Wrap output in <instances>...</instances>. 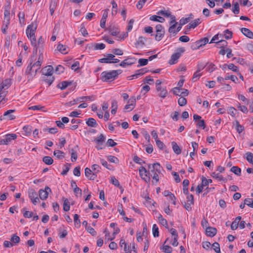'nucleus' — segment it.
Wrapping results in <instances>:
<instances>
[{
	"mask_svg": "<svg viewBox=\"0 0 253 253\" xmlns=\"http://www.w3.org/2000/svg\"><path fill=\"white\" fill-rule=\"evenodd\" d=\"M72 84L71 81H63L58 84L57 87L61 90L65 89L68 86Z\"/></svg>",
	"mask_w": 253,
	"mask_h": 253,
	"instance_id": "4be33fe9",
	"label": "nucleus"
},
{
	"mask_svg": "<svg viewBox=\"0 0 253 253\" xmlns=\"http://www.w3.org/2000/svg\"><path fill=\"white\" fill-rule=\"evenodd\" d=\"M53 155L59 159H62L64 158L65 156V153L59 150H55L53 152Z\"/></svg>",
	"mask_w": 253,
	"mask_h": 253,
	"instance_id": "c85d7f7f",
	"label": "nucleus"
},
{
	"mask_svg": "<svg viewBox=\"0 0 253 253\" xmlns=\"http://www.w3.org/2000/svg\"><path fill=\"white\" fill-rule=\"evenodd\" d=\"M1 84L4 86L5 89L8 88L11 84V80L9 79H5Z\"/></svg>",
	"mask_w": 253,
	"mask_h": 253,
	"instance_id": "a18cd8bd",
	"label": "nucleus"
},
{
	"mask_svg": "<svg viewBox=\"0 0 253 253\" xmlns=\"http://www.w3.org/2000/svg\"><path fill=\"white\" fill-rule=\"evenodd\" d=\"M20 239L19 236L16 235V234H13L11 238L10 241L13 243V244H17L20 242Z\"/></svg>",
	"mask_w": 253,
	"mask_h": 253,
	"instance_id": "58836bf2",
	"label": "nucleus"
},
{
	"mask_svg": "<svg viewBox=\"0 0 253 253\" xmlns=\"http://www.w3.org/2000/svg\"><path fill=\"white\" fill-rule=\"evenodd\" d=\"M79 216L78 214H75L74 215V220L75 225V226L77 225L78 227L80 226V224H81L80 220L79 219Z\"/></svg>",
	"mask_w": 253,
	"mask_h": 253,
	"instance_id": "e2e57ef3",
	"label": "nucleus"
},
{
	"mask_svg": "<svg viewBox=\"0 0 253 253\" xmlns=\"http://www.w3.org/2000/svg\"><path fill=\"white\" fill-rule=\"evenodd\" d=\"M168 94V91L166 88H163V89L160 90V92L159 93L158 95L162 98H165Z\"/></svg>",
	"mask_w": 253,
	"mask_h": 253,
	"instance_id": "052dcab7",
	"label": "nucleus"
},
{
	"mask_svg": "<svg viewBox=\"0 0 253 253\" xmlns=\"http://www.w3.org/2000/svg\"><path fill=\"white\" fill-rule=\"evenodd\" d=\"M71 160L72 161V162H75L77 159V158H78V155H77V152L74 150V149H71Z\"/></svg>",
	"mask_w": 253,
	"mask_h": 253,
	"instance_id": "6e6d98bb",
	"label": "nucleus"
},
{
	"mask_svg": "<svg viewBox=\"0 0 253 253\" xmlns=\"http://www.w3.org/2000/svg\"><path fill=\"white\" fill-rule=\"evenodd\" d=\"M224 37L226 40L230 39L232 38V32L228 29L224 31Z\"/></svg>",
	"mask_w": 253,
	"mask_h": 253,
	"instance_id": "3c124183",
	"label": "nucleus"
},
{
	"mask_svg": "<svg viewBox=\"0 0 253 253\" xmlns=\"http://www.w3.org/2000/svg\"><path fill=\"white\" fill-rule=\"evenodd\" d=\"M201 23L200 18H197L194 21L191 22L188 25H187V29L190 30L191 28H195Z\"/></svg>",
	"mask_w": 253,
	"mask_h": 253,
	"instance_id": "6ab92c4d",
	"label": "nucleus"
},
{
	"mask_svg": "<svg viewBox=\"0 0 253 253\" xmlns=\"http://www.w3.org/2000/svg\"><path fill=\"white\" fill-rule=\"evenodd\" d=\"M44 43V40L41 36L38 41L37 46L39 48L42 47Z\"/></svg>",
	"mask_w": 253,
	"mask_h": 253,
	"instance_id": "774afa93",
	"label": "nucleus"
},
{
	"mask_svg": "<svg viewBox=\"0 0 253 253\" xmlns=\"http://www.w3.org/2000/svg\"><path fill=\"white\" fill-rule=\"evenodd\" d=\"M94 97L92 96H82L80 97L77 98L76 99H74L73 100L70 101L69 102H67L65 103V106L66 107H71L73 105H74L77 104L78 102H81L83 101L84 100H94Z\"/></svg>",
	"mask_w": 253,
	"mask_h": 253,
	"instance_id": "20e7f679",
	"label": "nucleus"
},
{
	"mask_svg": "<svg viewBox=\"0 0 253 253\" xmlns=\"http://www.w3.org/2000/svg\"><path fill=\"white\" fill-rule=\"evenodd\" d=\"M216 43L221 48H224L227 45V42L225 40H220L216 42Z\"/></svg>",
	"mask_w": 253,
	"mask_h": 253,
	"instance_id": "69168bd1",
	"label": "nucleus"
},
{
	"mask_svg": "<svg viewBox=\"0 0 253 253\" xmlns=\"http://www.w3.org/2000/svg\"><path fill=\"white\" fill-rule=\"evenodd\" d=\"M51 192V189L48 186H45L44 190L40 189L39 191V197L42 200H46L48 195V192Z\"/></svg>",
	"mask_w": 253,
	"mask_h": 253,
	"instance_id": "9b49d317",
	"label": "nucleus"
},
{
	"mask_svg": "<svg viewBox=\"0 0 253 253\" xmlns=\"http://www.w3.org/2000/svg\"><path fill=\"white\" fill-rule=\"evenodd\" d=\"M245 204L250 208H253V200L251 198H246L245 199Z\"/></svg>",
	"mask_w": 253,
	"mask_h": 253,
	"instance_id": "680f3d73",
	"label": "nucleus"
},
{
	"mask_svg": "<svg viewBox=\"0 0 253 253\" xmlns=\"http://www.w3.org/2000/svg\"><path fill=\"white\" fill-rule=\"evenodd\" d=\"M107 160L110 162H111V163H115V164H117L119 163L118 159L117 157L113 156H108Z\"/></svg>",
	"mask_w": 253,
	"mask_h": 253,
	"instance_id": "864d4df0",
	"label": "nucleus"
},
{
	"mask_svg": "<svg viewBox=\"0 0 253 253\" xmlns=\"http://www.w3.org/2000/svg\"><path fill=\"white\" fill-rule=\"evenodd\" d=\"M33 61L31 59L30 63L27 67L25 75L28 76V81L32 80L37 74L38 71L41 68V66L39 62H36L33 64Z\"/></svg>",
	"mask_w": 253,
	"mask_h": 253,
	"instance_id": "f257e3e1",
	"label": "nucleus"
},
{
	"mask_svg": "<svg viewBox=\"0 0 253 253\" xmlns=\"http://www.w3.org/2000/svg\"><path fill=\"white\" fill-rule=\"evenodd\" d=\"M185 51L184 47H179L176 50V52L172 54L170 59L169 60V64L173 65L176 63L178 59L181 56V54Z\"/></svg>",
	"mask_w": 253,
	"mask_h": 253,
	"instance_id": "7ed1b4c3",
	"label": "nucleus"
},
{
	"mask_svg": "<svg viewBox=\"0 0 253 253\" xmlns=\"http://www.w3.org/2000/svg\"><path fill=\"white\" fill-rule=\"evenodd\" d=\"M201 117L198 115H194L193 116V119L195 121H199L197 124V126L199 127H202L204 129L206 127V125L204 120H201Z\"/></svg>",
	"mask_w": 253,
	"mask_h": 253,
	"instance_id": "2eb2a0df",
	"label": "nucleus"
},
{
	"mask_svg": "<svg viewBox=\"0 0 253 253\" xmlns=\"http://www.w3.org/2000/svg\"><path fill=\"white\" fill-rule=\"evenodd\" d=\"M111 182L115 186H117L119 188H122L121 186L120 185V183L119 181L114 177L112 176L111 178Z\"/></svg>",
	"mask_w": 253,
	"mask_h": 253,
	"instance_id": "5fc2aeb1",
	"label": "nucleus"
},
{
	"mask_svg": "<svg viewBox=\"0 0 253 253\" xmlns=\"http://www.w3.org/2000/svg\"><path fill=\"white\" fill-rule=\"evenodd\" d=\"M136 61L135 58H128L124 60L120 64V66L123 67H125L126 65H131L134 64Z\"/></svg>",
	"mask_w": 253,
	"mask_h": 253,
	"instance_id": "f8f14e48",
	"label": "nucleus"
},
{
	"mask_svg": "<svg viewBox=\"0 0 253 253\" xmlns=\"http://www.w3.org/2000/svg\"><path fill=\"white\" fill-rule=\"evenodd\" d=\"M116 79L113 71H104L101 74V79L103 82H111Z\"/></svg>",
	"mask_w": 253,
	"mask_h": 253,
	"instance_id": "39448f33",
	"label": "nucleus"
},
{
	"mask_svg": "<svg viewBox=\"0 0 253 253\" xmlns=\"http://www.w3.org/2000/svg\"><path fill=\"white\" fill-rule=\"evenodd\" d=\"M158 219L160 223L165 226L166 228H168V224L166 219L164 218L161 214H160L158 216Z\"/></svg>",
	"mask_w": 253,
	"mask_h": 253,
	"instance_id": "4c0bfd02",
	"label": "nucleus"
},
{
	"mask_svg": "<svg viewBox=\"0 0 253 253\" xmlns=\"http://www.w3.org/2000/svg\"><path fill=\"white\" fill-rule=\"evenodd\" d=\"M105 137L102 134H100L97 138L94 139L95 142L99 145H102L105 141Z\"/></svg>",
	"mask_w": 253,
	"mask_h": 253,
	"instance_id": "7c9ffc66",
	"label": "nucleus"
},
{
	"mask_svg": "<svg viewBox=\"0 0 253 253\" xmlns=\"http://www.w3.org/2000/svg\"><path fill=\"white\" fill-rule=\"evenodd\" d=\"M209 42V39L207 37L204 38L198 41H197L191 45V48L193 50H197L200 47L205 45Z\"/></svg>",
	"mask_w": 253,
	"mask_h": 253,
	"instance_id": "0eeeda50",
	"label": "nucleus"
},
{
	"mask_svg": "<svg viewBox=\"0 0 253 253\" xmlns=\"http://www.w3.org/2000/svg\"><path fill=\"white\" fill-rule=\"evenodd\" d=\"M207 71L211 73L216 69L215 66L212 63H207L206 65Z\"/></svg>",
	"mask_w": 253,
	"mask_h": 253,
	"instance_id": "72a5a7b5",
	"label": "nucleus"
},
{
	"mask_svg": "<svg viewBox=\"0 0 253 253\" xmlns=\"http://www.w3.org/2000/svg\"><path fill=\"white\" fill-rule=\"evenodd\" d=\"M241 31L246 37L251 39H253V33L250 29L246 28H242Z\"/></svg>",
	"mask_w": 253,
	"mask_h": 253,
	"instance_id": "a211bd4d",
	"label": "nucleus"
},
{
	"mask_svg": "<svg viewBox=\"0 0 253 253\" xmlns=\"http://www.w3.org/2000/svg\"><path fill=\"white\" fill-rule=\"evenodd\" d=\"M139 65H137V67L140 66H145L148 64V59L140 58L138 60V61Z\"/></svg>",
	"mask_w": 253,
	"mask_h": 253,
	"instance_id": "603ef678",
	"label": "nucleus"
},
{
	"mask_svg": "<svg viewBox=\"0 0 253 253\" xmlns=\"http://www.w3.org/2000/svg\"><path fill=\"white\" fill-rule=\"evenodd\" d=\"M230 171L235 173L237 176H240L241 174V169L238 167L233 166L231 169Z\"/></svg>",
	"mask_w": 253,
	"mask_h": 253,
	"instance_id": "473e14b6",
	"label": "nucleus"
},
{
	"mask_svg": "<svg viewBox=\"0 0 253 253\" xmlns=\"http://www.w3.org/2000/svg\"><path fill=\"white\" fill-rule=\"evenodd\" d=\"M178 104L180 106H185L187 104V100L184 97H180L178 100Z\"/></svg>",
	"mask_w": 253,
	"mask_h": 253,
	"instance_id": "8fccbe9b",
	"label": "nucleus"
},
{
	"mask_svg": "<svg viewBox=\"0 0 253 253\" xmlns=\"http://www.w3.org/2000/svg\"><path fill=\"white\" fill-rule=\"evenodd\" d=\"M153 169L151 170L152 172H156L159 173L161 172V169H162L160 164L158 163H156L152 165Z\"/></svg>",
	"mask_w": 253,
	"mask_h": 253,
	"instance_id": "bb28decb",
	"label": "nucleus"
},
{
	"mask_svg": "<svg viewBox=\"0 0 253 253\" xmlns=\"http://www.w3.org/2000/svg\"><path fill=\"white\" fill-rule=\"evenodd\" d=\"M16 137V134L14 133L7 134L5 136L4 138L0 140V144L7 145L11 142V140H14Z\"/></svg>",
	"mask_w": 253,
	"mask_h": 253,
	"instance_id": "1a4fd4ad",
	"label": "nucleus"
},
{
	"mask_svg": "<svg viewBox=\"0 0 253 253\" xmlns=\"http://www.w3.org/2000/svg\"><path fill=\"white\" fill-rule=\"evenodd\" d=\"M217 81L220 83L221 84L224 85L225 86V88L228 90L230 91L232 89V87L228 84H226L224 83V78H223L221 77H218L217 78Z\"/></svg>",
	"mask_w": 253,
	"mask_h": 253,
	"instance_id": "393cba45",
	"label": "nucleus"
},
{
	"mask_svg": "<svg viewBox=\"0 0 253 253\" xmlns=\"http://www.w3.org/2000/svg\"><path fill=\"white\" fill-rule=\"evenodd\" d=\"M139 175L141 178L146 182H150V177L148 175L149 172L143 166H141L139 169Z\"/></svg>",
	"mask_w": 253,
	"mask_h": 253,
	"instance_id": "6e6552de",
	"label": "nucleus"
},
{
	"mask_svg": "<svg viewBox=\"0 0 253 253\" xmlns=\"http://www.w3.org/2000/svg\"><path fill=\"white\" fill-rule=\"evenodd\" d=\"M57 5L56 1H51L49 5V9L51 15H52L54 13L55 9L56 8Z\"/></svg>",
	"mask_w": 253,
	"mask_h": 253,
	"instance_id": "c9c22d12",
	"label": "nucleus"
},
{
	"mask_svg": "<svg viewBox=\"0 0 253 253\" xmlns=\"http://www.w3.org/2000/svg\"><path fill=\"white\" fill-rule=\"evenodd\" d=\"M152 232L154 237H158L159 236V228L156 224H154L152 227Z\"/></svg>",
	"mask_w": 253,
	"mask_h": 253,
	"instance_id": "ea45409f",
	"label": "nucleus"
},
{
	"mask_svg": "<svg viewBox=\"0 0 253 253\" xmlns=\"http://www.w3.org/2000/svg\"><path fill=\"white\" fill-rule=\"evenodd\" d=\"M130 100H131V103L126 105L125 106L124 109L127 110L130 109V110L131 111L133 109V107L131 108V106L133 105V103H135L136 99L134 97H132Z\"/></svg>",
	"mask_w": 253,
	"mask_h": 253,
	"instance_id": "c03bdc74",
	"label": "nucleus"
},
{
	"mask_svg": "<svg viewBox=\"0 0 253 253\" xmlns=\"http://www.w3.org/2000/svg\"><path fill=\"white\" fill-rule=\"evenodd\" d=\"M156 143L158 148L161 150H164L166 148L164 143L159 139H156Z\"/></svg>",
	"mask_w": 253,
	"mask_h": 253,
	"instance_id": "09e8293b",
	"label": "nucleus"
},
{
	"mask_svg": "<svg viewBox=\"0 0 253 253\" xmlns=\"http://www.w3.org/2000/svg\"><path fill=\"white\" fill-rule=\"evenodd\" d=\"M171 145L172 149L174 153L177 155L180 154L181 152V150L180 147L177 144V143L173 141L171 142Z\"/></svg>",
	"mask_w": 253,
	"mask_h": 253,
	"instance_id": "c756f323",
	"label": "nucleus"
},
{
	"mask_svg": "<svg viewBox=\"0 0 253 253\" xmlns=\"http://www.w3.org/2000/svg\"><path fill=\"white\" fill-rule=\"evenodd\" d=\"M184 82V80H183V79L180 80L177 84V85L178 86L175 87L172 89L173 93L174 94H175V95H179V94L177 93V90H178V92H179V91H180V90H181L180 88L183 86Z\"/></svg>",
	"mask_w": 253,
	"mask_h": 253,
	"instance_id": "aec40b11",
	"label": "nucleus"
},
{
	"mask_svg": "<svg viewBox=\"0 0 253 253\" xmlns=\"http://www.w3.org/2000/svg\"><path fill=\"white\" fill-rule=\"evenodd\" d=\"M85 175L89 180H94L97 177V173L99 171V170H97V171L92 172V170L88 168H86L84 169Z\"/></svg>",
	"mask_w": 253,
	"mask_h": 253,
	"instance_id": "9d476101",
	"label": "nucleus"
},
{
	"mask_svg": "<svg viewBox=\"0 0 253 253\" xmlns=\"http://www.w3.org/2000/svg\"><path fill=\"white\" fill-rule=\"evenodd\" d=\"M247 160L250 163L253 165V154L251 152L247 153Z\"/></svg>",
	"mask_w": 253,
	"mask_h": 253,
	"instance_id": "338daca9",
	"label": "nucleus"
},
{
	"mask_svg": "<svg viewBox=\"0 0 253 253\" xmlns=\"http://www.w3.org/2000/svg\"><path fill=\"white\" fill-rule=\"evenodd\" d=\"M28 195L31 200L34 199L36 196H37V192L33 189L29 190Z\"/></svg>",
	"mask_w": 253,
	"mask_h": 253,
	"instance_id": "37998d69",
	"label": "nucleus"
},
{
	"mask_svg": "<svg viewBox=\"0 0 253 253\" xmlns=\"http://www.w3.org/2000/svg\"><path fill=\"white\" fill-rule=\"evenodd\" d=\"M211 176L213 178H214L218 180L222 181L224 182H226L227 179L226 178H224L222 175L219 173H216L215 172L212 173Z\"/></svg>",
	"mask_w": 253,
	"mask_h": 253,
	"instance_id": "cd10ccee",
	"label": "nucleus"
},
{
	"mask_svg": "<svg viewBox=\"0 0 253 253\" xmlns=\"http://www.w3.org/2000/svg\"><path fill=\"white\" fill-rule=\"evenodd\" d=\"M42 161L46 165H50L53 164V160L49 156H44L42 158Z\"/></svg>",
	"mask_w": 253,
	"mask_h": 253,
	"instance_id": "f704fd0d",
	"label": "nucleus"
},
{
	"mask_svg": "<svg viewBox=\"0 0 253 253\" xmlns=\"http://www.w3.org/2000/svg\"><path fill=\"white\" fill-rule=\"evenodd\" d=\"M232 10L235 14H238L239 13L240 8L238 2H236L234 4Z\"/></svg>",
	"mask_w": 253,
	"mask_h": 253,
	"instance_id": "49530a36",
	"label": "nucleus"
},
{
	"mask_svg": "<svg viewBox=\"0 0 253 253\" xmlns=\"http://www.w3.org/2000/svg\"><path fill=\"white\" fill-rule=\"evenodd\" d=\"M150 20L151 21H157L161 23L164 22L165 20V18L163 17L157 15L151 16L150 17Z\"/></svg>",
	"mask_w": 253,
	"mask_h": 253,
	"instance_id": "2f4dec72",
	"label": "nucleus"
},
{
	"mask_svg": "<svg viewBox=\"0 0 253 253\" xmlns=\"http://www.w3.org/2000/svg\"><path fill=\"white\" fill-rule=\"evenodd\" d=\"M147 38L144 37H139L138 41L135 42V46L136 47L140 46H142L145 44V42H146Z\"/></svg>",
	"mask_w": 253,
	"mask_h": 253,
	"instance_id": "b1692460",
	"label": "nucleus"
},
{
	"mask_svg": "<svg viewBox=\"0 0 253 253\" xmlns=\"http://www.w3.org/2000/svg\"><path fill=\"white\" fill-rule=\"evenodd\" d=\"M86 125L90 127H95L97 126L96 121L94 118H89L86 121Z\"/></svg>",
	"mask_w": 253,
	"mask_h": 253,
	"instance_id": "5701e85b",
	"label": "nucleus"
},
{
	"mask_svg": "<svg viewBox=\"0 0 253 253\" xmlns=\"http://www.w3.org/2000/svg\"><path fill=\"white\" fill-rule=\"evenodd\" d=\"M202 75V73H199V72H197V71L195 72L192 79V82H195L197 81L198 79H199Z\"/></svg>",
	"mask_w": 253,
	"mask_h": 253,
	"instance_id": "bf43d9fd",
	"label": "nucleus"
},
{
	"mask_svg": "<svg viewBox=\"0 0 253 253\" xmlns=\"http://www.w3.org/2000/svg\"><path fill=\"white\" fill-rule=\"evenodd\" d=\"M11 8L10 3L7 2V4L4 6L3 24L7 27L10 23V10Z\"/></svg>",
	"mask_w": 253,
	"mask_h": 253,
	"instance_id": "423d86ee",
	"label": "nucleus"
},
{
	"mask_svg": "<svg viewBox=\"0 0 253 253\" xmlns=\"http://www.w3.org/2000/svg\"><path fill=\"white\" fill-rule=\"evenodd\" d=\"M112 15H116L117 13V4L113 1L112 2Z\"/></svg>",
	"mask_w": 253,
	"mask_h": 253,
	"instance_id": "13d9d810",
	"label": "nucleus"
},
{
	"mask_svg": "<svg viewBox=\"0 0 253 253\" xmlns=\"http://www.w3.org/2000/svg\"><path fill=\"white\" fill-rule=\"evenodd\" d=\"M63 210L65 211H68L70 210V206L69 205V202L67 199L63 198Z\"/></svg>",
	"mask_w": 253,
	"mask_h": 253,
	"instance_id": "a19ab883",
	"label": "nucleus"
},
{
	"mask_svg": "<svg viewBox=\"0 0 253 253\" xmlns=\"http://www.w3.org/2000/svg\"><path fill=\"white\" fill-rule=\"evenodd\" d=\"M225 80H231L233 82L236 83L238 81L237 77L234 75L227 76L224 78Z\"/></svg>",
	"mask_w": 253,
	"mask_h": 253,
	"instance_id": "4d7b16f0",
	"label": "nucleus"
},
{
	"mask_svg": "<svg viewBox=\"0 0 253 253\" xmlns=\"http://www.w3.org/2000/svg\"><path fill=\"white\" fill-rule=\"evenodd\" d=\"M115 57V55L113 54H107L106 55L105 58L99 59L98 60V62L102 63H112V59H113V58H114Z\"/></svg>",
	"mask_w": 253,
	"mask_h": 253,
	"instance_id": "4468645a",
	"label": "nucleus"
},
{
	"mask_svg": "<svg viewBox=\"0 0 253 253\" xmlns=\"http://www.w3.org/2000/svg\"><path fill=\"white\" fill-rule=\"evenodd\" d=\"M15 111V110H7L4 113L3 117L6 116L9 120H13L15 119V116L11 114V113L14 112Z\"/></svg>",
	"mask_w": 253,
	"mask_h": 253,
	"instance_id": "a878e982",
	"label": "nucleus"
},
{
	"mask_svg": "<svg viewBox=\"0 0 253 253\" xmlns=\"http://www.w3.org/2000/svg\"><path fill=\"white\" fill-rule=\"evenodd\" d=\"M54 79V77L52 76H44L42 79L43 81H44V82L48 84V86L52 84Z\"/></svg>",
	"mask_w": 253,
	"mask_h": 253,
	"instance_id": "412c9836",
	"label": "nucleus"
},
{
	"mask_svg": "<svg viewBox=\"0 0 253 253\" xmlns=\"http://www.w3.org/2000/svg\"><path fill=\"white\" fill-rule=\"evenodd\" d=\"M41 71L43 76H52L53 72V68L51 65L47 66L42 68Z\"/></svg>",
	"mask_w": 253,
	"mask_h": 253,
	"instance_id": "ddd939ff",
	"label": "nucleus"
},
{
	"mask_svg": "<svg viewBox=\"0 0 253 253\" xmlns=\"http://www.w3.org/2000/svg\"><path fill=\"white\" fill-rule=\"evenodd\" d=\"M37 29V25L32 23L29 25L26 29V34L28 38L30 39L33 46L36 45V39L35 33Z\"/></svg>",
	"mask_w": 253,
	"mask_h": 253,
	"instance_id": "f03ea898",
	"label": "nucleus"
},
{
	"mask_svg": "<svg viewBox=\"0 0 253 253\" xmlns=\"http://www.w3.org/2000/svg\"><path fill=\"white\" fill-rule=\"evenodd\" d=\"M108 11H109V9H106L104 11V12H103V14L102 15V17L100 21V27L102 28H105V24H106V19L108 17Z\"/></svg>",
	"mask_w": 253,
	"mask_h": 253,
	"instance_id": "dca6fc26",
	"label": "nucleus"
},
{
	"mask_svg": "<svg viewBox=\"0 0 253 253\" xmlns=\"http://www.w3.org/2000/svg\"><path fill=\"white\" fill-rule=\"evenodd\" d=\"M212 247L213 248V250L216 253H220V245L219 243L217 242H214L212 244Z\"/></svg>",
	"mask_w": 253,
	"mask_h": 253,
	"instance_id": "de8ad7c7",
	"label": "nucleus"
},
{
	"mask_svg": "<svg viewBox=\"0 0 253 253\" xmlns=\"http://www.w3.org/2000/svg\"><path fill=\"white\" fill-rule=\"evenodd\" d=\"M206 231L207 236L212 237L216 234L217 230L215 228L208 227L206 228Z\"/></svg>",
	"mask_w": 253,
	"mask_h": 253,
	"instance_id": "f3484780",
	"label": "nucleus"
},
{
	"mask_svg": "<svg viewBox=\"0 0 253 253\" xmlns=\"http://www.w3.org/2000/svg\"><path fill=\"white\" fill-rule=\"evenodd\" d=\"M228 68L236 73H237L239 71L238 67L232 63L228 65Z\"/></svg>",
	"mask_w": 253,
	"mask_h": 253,
	"instance_id": "0e129e2a",
	"label": "nucleus"
},
{
	"mask_svg": "<svg viewBox=\"0 0 253 253\" xmlns=\"http://www.w3.org/2000/svg\"><path fill=\"white\" fill-rule=\"evenodd\" d=\"M165 33V30H163V32H162L157 33V34L155 35V40L157 41H161L163 39V37L164 36Z\"/></svg>",
	"mask_w": 253,
	"mask_h": 253,
	"instance_id": "79ce46f5",
	"label": "nucleus"
},
{
	"mask_svg": "<svg viewBox=\"0 0 253 253\" xmlns=\"http://www.w3.org/2000/svg\"><path fill=\"white\" fill-rule=\"evenodd\" d=\"M57 48L58 51L63 54H66L68 52L66 46L62 44H59Z\"/></svg>",
	"mask_w": 253,
	"mask_h": 253,
	"instance_id": "e433bc0d",
	"label": "nucleus"
}]
</instances>
